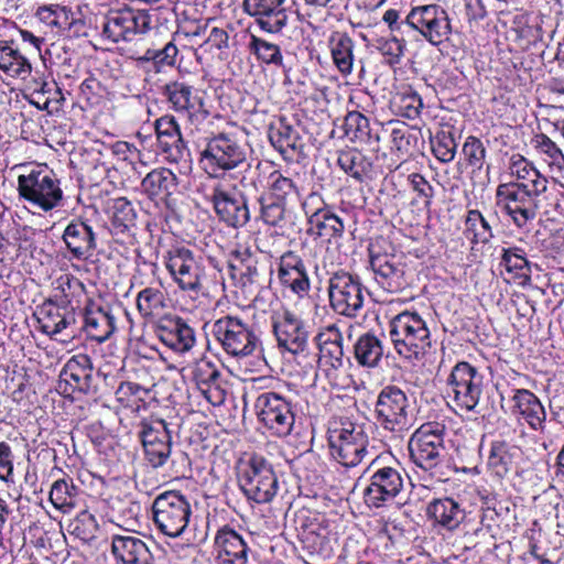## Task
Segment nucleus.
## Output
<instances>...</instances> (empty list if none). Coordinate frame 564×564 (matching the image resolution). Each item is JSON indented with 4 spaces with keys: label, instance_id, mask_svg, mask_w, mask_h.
<instances>
[{
    "label": "nucleus",
    "instance_id": "1",
    "mask_svg": "<svg viewBox=\"0 0 564 564\" xmlns=\"http://www.w3.org/2000/svg\"><path fill=\"white\" fill-rule=\"evenodd\" d=\"M247 158L246 143L231 133L220 132L207 139L199 163L209 177L221 178L240 167H250Z\"/></svg>",
    "mask_w": 564,
    "mask_h": 564
},
{
    "label": "nucleus",
    "instance_id": "2",
    "mask_svg": "<svg viewBox=\"0 0 564 564\" xmlns=\"http://www.w3.org/2000/svg\"><path fill=\"white\" fill-rule=\"evenodd\" d=\"M18 193L31 207L43 213L62 206L64 200L59 180L45 164L25 167L18 176Z\"/></svg>",
    "mask_w": 564,
    "mask_h": 564
},
{
    "label": "nucleus",
    "instance_id": "3",
    "mask_svg": "<svg viewBox=\"0 0 564 564\" xmlns=\"http://www.w3.org/2000/svg\"><path fill=\"white\" fill-rule=\"evenodd\" d=\"M389 336L397 354L408 360H419L431 346L427 322L415 311L406 310L392 317Z\"/></svg>",
    "mask_w": 564,
    "mask_h": 564
},
{
    "label": "nucleus",
    "instance_id": "4",
    "mask_svg": "<svg viewBox=\"0 0 564 564\" xmlns=\"http://www.w3.org/2000/svg\"><path fill=\"white\" fill-rule=\"evenodd\" d=\"M330 455L341 466L351 468L369 456V438L364 427L350 421H332L327 431Z\"/></svg>",
    "mask_w": 564,
    "mask_h": 564
},
{
    "label": "nucleus",
    "instance_id": "5",
    "mask_svg": "<svg viewBox=\"0 0 564 564\" xmlns=\"http://www.w3.org/2000/svg\"><path fill=\"white\" fill-rule=\"evenodd\" d=\"M212 334L223 350L236 358L252 355L260 345L253 324L238 315L227 314L217 318Z\"/></svg>",
    "mask_w": 564,
    "mask_h": 564
},
{
    "label": "nucleus",
    "instance_id": "6",
    "mask_svg": "<svg viewBox=\"0 0 564 564\" xmlns=\"http://www.w3.org/2000/svg\"><path fill=\"white\" fill-rule=\"evenodd\" d=\"M544 192L525 185L500 183L496 188V204L519 229H527L538 216L540 196Z\"/></svg>",
    "mask_w": 564,
    "mask_h": 564
},
{
    "label": "nucleus",
    "instance_id": "7",
    "mask_svg": "<svg viewBox=\"0 0 564 564\" xmlns=\"http://www.w3.org/2000/svg\"><path fill=\"white\" fill-rule=\"evenodd\" d=\"M272 328L280 349L293 355L299 364L313 366L316 355L310 350L308 333L294 313L289 310L275 312Z\"/></svg>",
    "mask_w": 564,
    "mask_h": 564
},
{
    "label": "nucleus",
    "instance_id": "8",
    "mask_svg": "<svg viewBox=\"0 0 564 564\" xmlns=\"http://www.w3.org/2000/svg\"><path fill=\"white\" fill-rule=\"evenodd\" d=\"M238 481L247 499L256 503L270 502L279 488L272 465L259 455H253L240 467Z\"/></svg>",
    "mask_w": 564,
    "mask_h": 564
},
{
    "label": "nucleus",
    "instance_id": "9",
    "mask_svg": "<svg viewBox=\"0 0 564 564\" xmlns=\"http://www.w3.org/2000/svg\"><path fill=\"white\" fill-rule=\"evenodd\" d=\"M446 386L451 402L460 411L473 412L484 391V376L469 362L459 361L452 368Z\"/></svg>",
    "mask_w": 564,
    "mask_h": 564
},
{
    "label": "nucleus",
    "instance_id": "10",
    "mask_svg": "<svg viewBox=\"0 0 564 564\" xmlns=\"http://www.w3.org/2000/svg\"><path fill=\"white\" fill-rule=\"evenodd\" d=\"M445 434L446 427L441 422L422 424L409 441L412 462L424 470H431L441 465L446 457Z\"/></svg>",
    "mask_w": 564,
    "mask_h": 564
},
{
    "label": "nucleus",
    "instance_id": "11",
    "mask_svg": "<svg viewBox=\"0 0 564 564\" xmlns=\"http://www.w3.org/2000/svg\"><path fill=\"white\" fill-rule=\"evenodd\" d=\"M152 511L156 528L171 538L185 533L192 516L188 499L174 490L160 494L153 501Z\"/></svg>",
    "mask_w": 564,
    "mask_h": 564
},
{
    "label": "nucleus",
    "instance_id": "12",
    "mask_svg": "<svg viewBox=\"0 0 564 564\" xmlns=\"http://www.w3.org/2000/svg\"><path fill=\"white\" fill-rule=\"evenodd\" d=\"M164 264L172 280L185 292L198 293L205 279L203 258L184 246H173L164 254Z\"/></svg>",
    "mask_w": 564,
    "mask_h": 564
},
{
    "label": "nucleus",
    "instance_id": "13",
    "mask_svg": "<svg viewBox=\"0 0 564 564\" xmlns=\"http://www.w3.org/2000/svg\"><path fill=\"white\" fill-rule=\"evenodd\" d=\"M257 415L267 430L275 436L291 434L295 423V405L276 392H263L256 400Z\"/></svg>",
    "mask_w": 564,
    "mask_h": 564
},
{
    "label": "nucleus",
    "instance_id": "14",
    "mask_svg": "<svg viewBox=\"0 0 564 564\" xmlns=\"http://www.w3.org/2000/svg\"><path fill=\"white\" fill-rule=\"evenodd\" d=\"M410 403L405 392L397 386L381 389L375 404L378 424L390 432L402 433L411 426Z\"/></svg>",
    "mask_w": 564,
    "mask_h": 564
},
{
    "label": "nucleus",
    "instance_id": "15",
    "mask_svg": "<svg viewBox=\"0 0 564 564\" xmlns=\"http://www.w3.org/2000/svg\"><path fill=\"white\" fill-rule=\"evenodd\" d=\"M330 307L339 315L355 317L364 306V286L357 275L339 270L328 280Z\"/></svg>",
    "mask_w": 564,
    "mask_h": 564
},
{
    "label": "nucleus",
    "instance_id": "16",
    "mask_svg": "<svg viewBox=\"0 0 564 564\" xmlns=\"http://www.w3.org/2000/svg\"><path fill=\"white\" fill-rule=\"evenodd\" d=\"M405 23L417 31L433 46H440L446 42L452 33L448 14L438 4L412 8L405 17Z\"/></svg>",
    "mask_w": 564,
    "mask_h": 564
},
{
    "label": "nucleus",
    "instance_id": "17",
    "mask_svg": "<svg viewBox=\"0 0 564 564\" xmlns=\"http://www.w3.org/2000/svg\"><path fill=\"white\" fill-rule=\"evenodd\" d=\"M318 348V369L325 375L329 384L339 387L345 377V359L341 345V335L335 327H328L315 337Z\"/></svg>",
    "mask_w": 564,
    "mask_h": 564
},
{
    "label": "nucleus",
    "instance_id": "18",
    "mask_svg": "<svg viewBox=\"0 0 564 564\" xmlns=\"http://www.w3.org/2000/svg\"><path fill=\"white\" fill-rule=\"evenodd\" d=\"M217 216L228 226L238 228L250 219L246 198L235 187L218 181L208 195Z\"/></svg>",
    "mask_w": 564,
    "mask_h": 564
},
{
    "label": "nucleus",
    "instance_id": "19",
    "mask_svg": "<svg viewBox=\"0 0 564 564\" xmlns=\"http://www.w3.org/2000/svg\"><path fill=\"white\" fill-rule=\"evenodd\" d=\"M163 95L170 108L192 121H203L209 116L202 94L184 82H171L165 85Z\"/></svg>",
    "mask_w": 564,
    "mask_h": 564
},
{
    "label": "nucleus",
    "instance_id": "20",
    "mask_svg": "<svg viewBox=\"0 0 564 564\" xmlns=\"http://www.w3.org/2000/svg\"><path fill=\"white\" fill-rule=\"evenodd\" d=\"M149 17L131 9L110 11L102 23L101 35L111 43L130 41L149 26Z\"/></svg>",
    "mask_w": 564,
    "mask_h": 564
},
{
    "label": "nucleus",
    "instance_id": "21",
    "mask_svg": "<svg viewBox=\"0 0 564 564\" xmlns=\"http://www.w3.org/2000/svg\"><path fill=\"white\" fill-rule=\"evenodd\" d=\"M510 415L520 424H527L534 432H543L546 411L541 400L529 389L512 388L509 398Z\"/></svg>",
    "mask_w": 564,
    "mask_h": 564
},
{
    "label": "nucleus",
    "instance_id": "22",
    "mask_svg": "<svg viewBox=\"0 0 564 564\" xmlns=\"http://www.w3.org/2000/svg\"><path fill=\"white\" fill-rule=\"evenodd\" d=\"M144 456L153 467H162L169 459L172 448V437L167 424L163 420H151L142 423L140 432Z\"/></svg>",
    "mask_w": 564,
    "mask_h": 564
},
{
    "label": "nucleus",
    "instance_id": "23",
    "mask_svg": "<svg viewBox=\"0 0 564 564\" xmlns=\"http://www.w3.org/2000/svg\"><path fill=\"white\" fill-rule=\"evenodd\" d=\"M403 489L401 473L393 467H380L370 477L364 491L365 502L372 508H381L392 502Z\"/></svg>",
    "mask_w": 564,
    "mask_h": 564
},
{
    "label": "nucleus",
    "instance_id": "24",
    "mask_svg": "<svg viewBox=\"0 0 564 564\" xmlns=\"http://www.w3.org/2000/svg\"><path fill=\"white\" fill-rule=\"evenodd\" d=\"M251 547L246 539L229 525L217 530L214 538L215 564H250Z\"/></svg>",
    "mask_w": 564,
    "mask_h": 564
},
{
    "label": "nucleus",
    "instance_id": "25",
    "mask_svg": "<svg viewBox=\"0 0 564 564\" xmlns=\"http://www.w3.org/2000/svg\"><path fill=\"white\" fill-rule=\"evenodd\" d=\"M286 0H243L245 12L254 18L261 30L280 33L288 24Z\"/></svg>",
    "mask_w": 564,
    "mask_h": 564
},
{
    "label": "nucleus",
    "instance_id": "26",
    "mask_svg": "<svg viewBox=\"0 0 564 564\" xmlns=\"http://www.w3.org/2000/svg\"><path fill=\"white\" fill-rule=\"evenodd\" d=\"M197 390L214 406L221 405L226 400V390L221 387L220 372L216 365L200 358L188 367Z\"/></svg>",
    "mask_w": 564,
    "mask_h": 564
},
{
    "label": "nucleus",
    "instance_id": "27",
    "mask_svg": "<svg viewBox=\"0 0 564 564\" xmlns=\"http://www.w3.org/2000/svg\"><path fill=\"white\" fill-rule=\"evenodd\" d=\"M154 333L164 346L178 354L191 350L196 341L194 329L181 317L162 318Z\"/></svg>",
    "mask_w": 564,
    "mask_h": 564
},
{
    "label": "nucleus",
    "instance_id": "28",
    "mask_svg": "<svg viewBox=\"0 0 564 564\" xmlns=\"http://www.w3.org/2000/svg\"><path fill=\"white\" fill-rule=\"evenodd\" d=\"M278 278L281 284L299 297H304L311 289L310 278L302 258L293 251L280 257Z\"/></svg>",
    "mask_w": 564,
    "mask_h": 564
},
{
    "label": "nucleus",
    "instance_id": "29",
    "mask_svg": "<svg viewBox=\"0 0 564 564\" xmlns=\"http://www.w3.org/2000/svg\"><path fill=\"white\" fill-rule=\"evenodd\" d=\"M156 140L164 158L173 163L181 161L187 148L182 138L180 126L173 116H163L154 123Z\"/></svg>",
    "mask_w": 564,
    "mask_h": 564
},
{
    "label": "nucleus",
    "instance_id": "30",
    "mask_svg": "<svg viewBox=\"0 0 564 564\" xmlns=\"http://www.w3.org/2000/svg\"><path fill=\"white\" fill-rule=\"evenodd\" d=\"M370 268L376 282L387 292L395 293L404 289V267L393 256L371 254Z\"/></svg>",
    "mask_w": 564,
    "mask_h": 564
},
{
    "label": "nucleus",
    "instance_id": "31",
    "mask_svg": "<svg viewBox=\"0 0 564 564\" xmlns=\"http://www.w3.org/2000/svg\"><path fill=\"white\" fill-rule=\"evenodd\" d=\"M62 239L72 258L76 260H87L97 247L93 228L82 220L70 221L66 226Z\"/></svg>",
    "mask_w": 564,
    "mask_h": 564
},
{
    "label": "nucleus",
    "instance_id": "32",
    "mask_svg": "<svg viewBox=\"0 0 564 564\" xmlns=\"http://www.w3.org/2000/svg\"><path fill=\"white\" fill-rule=\"evenodd\" d=\"M36 17L57 33L68 32L69 35H76L83 28V21L70 9L59 4L39 7Z\"/></svg>",
    "mask_w": 564,
    "mask_h": 564
},
{
    "label": "nucleus",
    "instance_id": "33",
    "mask_svg": "<svg viewBox=\"0 0 564 564\" xmlns=\"http://www.w3.org/2000/svg\"><path fill=\"white\" fill-rule=\"evenodd\" d=\"M61 383L69 386L73 391L88 392L93 380V365L88 355L73 356L63 367Z\"/></svg>",
    "mask_w": 564,
    "mask_h": 564
},
{
    "label": "nucleus",
    "instance_id": "34",
    "mask_svg": "<svg viewBox=\"0 0 564 564\" xmlns=\"http://www.w3.org/2000/svg\"><path fill=\"white\" fill-rule=\"evenodd\" d=\"M508 169L511 176L508 183L519 184V186L525 185V188L546 192V177L541 174L533 162L529 161L523 155L519 153L512 154L509 159Z\"/></svg>",
    "mask_w": 564,
    "mask_h": 564
},
{
    "label": "nucleus",
    "instance_id": "35",
    "mask_svg": "<svg viewBox=\"0 0 564 564\" xmlns=\"http://www.w3.org/2000/svg\"><path fill=\"white\" fill-rule=\"evenodd\" d=\"M82 328L87 336L98 343L107 340L115 332V317L108 310L89 303L82 315Z\"/></svg>",
    "mask_w": 564,
    "mask_h": 564
},
{
    "label": "nucleus",
    "instance_id": "36",
    "mask_svg": "<svg viewBox=\"0 0 564 564\" xmlns=\"http://www.w3.org/2000/svg\"><path fill=\"white\" fill-rule=\"evenodd\" d=\"M111 550L118 564H148L151 558L147 544L133 535H115Z\"/></svg>",
    "mask_w": 564,
    "mask_h": 564
},
{
    "label": "nucleus",
    "instance_id": "37",
    "mask_svg": "<svg viewBox=\"0 0 564 564\" xmlns=\"http://www.w3.org/2000/svg\"><path fill=\"white\" fill-rule=\"evenodd\" d=\"M306 232L308 236L323 241H337L344 236L345 224L330 207L307 220Z\"/></svg>",
    "mask_w": 564,
    "mask_h": 564
},
{
    "label": "nucleus",
    "instance_id": "38",
    "mask_svg": "<svg viewBox=\"0 0 564 564\" xmlns=\"http://www.w3.org/2000/svg\"><path fill=\"white\" fill-rule=\"evenodd\" d=\"M426 512L434 524L448 531L458 528L465 519V510L462 508L460 503L448 497L431 501Z\"/></svg>",
    "mask_w": 564,
    "mask_h": 564
},
{
    "label": "nucleus",
    "instance_id": "39",
    "mask_svg": "<svg viewBox=\"0 0 564 564\" xmlns=\"http://www.w3.org/2000/svg\"><path fill=\"white\" fill-rule=\"evenodd\" d=\"M37 322L42 333L55 336L75 323V315L66 308H61L52 301L44 303L37 312Z\"/></svg>",
    "mask_w": 564,
    "mask_h": 564
},
{
    "label": "nucleus",
    "instance_id": "40",
    "mask_svg": "<svg viewBox=\"0 0 564 564\" xmlns=\"http://www.w3.org/2000/svg\"><path fill=\"white\" fill-rule=\"evenodd\" d=\"M0 69L11 77L25 79L32 66L13 42L0 41Z\"/></svg>",
    "mask_w": 564,
    "mask_h": 564
},
{
    "label": "nucleus",
    "instance_id": "41",
    "mask_svg": "<svg viewBox=\"0 0 564 564\" xmlns=\"http://www.w3.org/2000/svg\"><path fill=\"white\" fill-rule=\"evenodd\" d=\"M328 46L337 69L343 75L350 74L355 61L352 39L347 33L334 32L328 39Z\"/></svg>",
    "mask_w": 564,
    "mask_h": 564
},
{
    "label": "nucleus",
    "instance_id": "42",
    "mask_svg": "<svg viewBox=\"0 0 564 564\" xmlns=\"http://www.w3.org/2000/svg\"><path fill=\"white\" fill-rule=\"evenodd\" d=\"M520 448L510 445L505 441H496L491 443L488 456V467L498 477L506 476L519 457Z\"/></svg>",
    "mask_w": 564,
    "mask_h": 564
},
{
    "label": "nucleus",
    "instance_id": "43",
    "mask_svg": "<svg viewBox=\"0 0 564 564\" xmlns=\"http://www.w3.org/2000/svg\"><path fill=\"white\" fill-rule=\"evenodd\" d=\"M143 192L151 198L171 195L177 187V177L169 169H155L141 182Z\"/></svg>",
    "mask_w": 564,
    "mask_h": 564
},
{
    "label": "nucleus",
    "instance_id": "44",
    "mask_svg": "<svg viewBox=\"0 0 564 564\" xmlns=\"http://www.w3.org/2000/svg\"><path fill=\"white\" fill-rule=\"evenodd\" d=\"M269 197L281 203L300 198V187L295 181L279 170H273L267 177Z\"/></svg>",
    "mask_w": 564,
    "mask_h": 564
},
{
    "label": "nucleus",
    "instance_id": "45",
    "mask_svg": "<svg viewBox=\"0 0 564 564\" xmlns=\"http://www.w3.org/2000/svg\"><path fill=\"white\" fill-rule=\"evenodd\" d=\"M383 354L384 348L382 340L373 334L367 333L360 336L355 344V357L364 367H377Z\"/></svg>",
    "mask_w": 564,
    "mask_h": 564
},
{
    "label": "nucleus",
    "instance_id": "46",
    "mask_svg": "<svg viewBox=\"0 0 564 564\" xmlns=\"http://www.w3.org/2000/svg\"><path fill=\"white\" fill-rule=\"evenodd\" d=\"M78 491L72 478L57 479L51 487L50 501L57 510L68 513L77 505Z\"/></svg>",
    "mask_w": 564,
    "mask_h": 564
},
{
    "label": "nucleus",
    "instance_id": "47",
    "mask_svg": "<svg viewBox=\"0 0 564 564\" xmlns=\"http://www.w3.org/2000/svg\"><path fill=\"white\" fill-rule=\"evenodd\" d=\"M337 165L346 174L361 182L371 171V163L364 153L356 149H347L338 152Z\"/></svg>",
    "mask_w": 564,
    "mask_h": 564
},
{
    "label": "nucleus",
    "instance_id": "48",
    "mask_svg": "<svg viewBox=\"0 0 564 564\" xmlns=\"http://www.w3.org/2000/svg\"><path fill=\"white\" fill-rule=\"evenodd\" d=\"M531 144L551 171L561 172L564 170V154L558 145L546 134H535L531 140Z\"/></svg>",
    "mask_w": 564,
    "mask_h": 564
},
{
    "label": "nucleus",
    "instance_id": "49",
    "mask_svg": "<svg viewBox=\"0 0 564 564\" xmlns=\"http://www.w3.org/2000/svg\"><path fill=\"white\" fill-rule=\"evenodd\" d=\"M248 48L258 62L274 67H284L283 54L278 44L251 34Z\"/></svg>",
    "mask_w": 564,
    "mask_h": 564
},
{
    "label": "nucleus",
    "instance_id": "50",
    "mask_svg": "<svg viewBox=\"0 0 564 564\" xmlns=\"http://www.w3.org/2000/svg\"><path fill=\"white\" fill-rule=\"evenodd\" d=\"M269 137L274 149L284 156L295 152L300 145L297 131L284 120H281L275 127L271 128Z\"/></svg>",
    "mask_w": 564,
    "mask_h": 564
},
{
    "label": "nucleus",
    "instance_id": "51",
    "mask_svg": "<svg viewBox=\"0 0 564 564\" xmlns=\"http://www.w3.org/2000/svg\"><path fill=\"white\" fill-rule=\"evenodd\" d=\"M465 237L475 246L487 243L494 237L489 223L479 210H468L465 219Z\"/></svg>",
    "mask_w": 564,
    "mask_h": 564
},
{
    "label": "nucleus",
    "instance_id": "52",
    "mask_svg": "<svg viewBox=\"0 0 564 564\" xmlns=\"http://www.w3.org/2000/svg\"><path fill=\"white\" fill-rule=\"evenodd\" d=\"M391 105L397 115L406 119L417 118L423 107L420 95L411 88H406L395 94Z\"/></svg>",
    "mask_w": 564,
    "mask_h": 564
},
{
    "label": "nucleus",
    "instance_id": "53",
    "mask_svg": "<svg viewBox=\"0 0 564 564\" xmlns=\"http://www.w3.org/2000/svg\"><path fill=\"white\" fill-rule=\"evenodd\" d=\"M137 307L144 317L158 316L165 307V295L159 289L145 288L138 293Z\"/></svg>",
    "mask_w": 564,
    "mask_h": 564
},
{
    "label": "nucleus",
    "instance_id": "54",
    "mask_svg": "<svg viewBox=\"0 0 564 564\" xmlns=\"http://www.w3.org/2000/svg\"><path fill=\"white\" fill-rule=\"evenodd\" d=\"M501 264L517 278H529L530 267L525 252L520 248L503 249Z\"/></svg>",
    "mask_w": 564,
    "mask_h": 564
},
{
    "label": "nucleus",
    "instance_id": "55",
    "mask_svg": "<svg viewBox=\"0 0 564 564\" xmlns=\"http://www.w3.org/2000/svg\"><path fill=\"white\" fill-rule=\"evenodd\" d=\"M258 261L256 257L248 251L241 252L236 257V263L232 269L240 275L243 286L252 285L259 282Z\"/></svg>",
    "mask_w": 564,
    "mask_h": 564
},
{
    "label": "nucleus",
    "instance_id": "56",
    "mask_svg": "<svg viewBox=\"0 0 564 564\" xmlns=\"http://www.w3.org/2000/svg\"><path fill=\"white\" fill-rule=\"evenodd\" d=\"M376 48L382 54L386 62L393 66L401 63L406 43L403 39L397 36L380 37L376 41Z\"/></svg>",
    "mask_w": 564,
    "mask_h": 564
},
{
    "label": "nucleus",
    "instance_id": "57",
    "mask_svg": "<svg viewBox=\"0 0 564 564\" xmlns=\"http://www.w3.org/2000/svg\"><path fill=\"white\" fill-rule=\"evenodd\" d=\"M178 55V48L173 41L166 43L162 48H148L140 58L144 62H153L158 67L174 66Z\"/></svg>",
    "mask_w": 564,
    "mask_h": 564
},
{
    "label": "nucleus",
    "instance_id": "58",
    "mask_svg": "<svg viewBox=\"0 0 564 564\" xmlns=\"http://www.w3.org/2000/svg\"><path fill=\"white\" fill-rule=\"evenodd\" d=\"M258 203L260 205L261 219L267 225L275 227L283 221L285 214L284 203L272 199L264 195H261L258 198Z\"/></svg>",
    "mask_w": 564,
    "mask_h": 564
},
{
    "label": "nucleus",
    "instance_id": "59",
    "mask_svg": "<svg viewBox=\"0 0 564 564\" xmlns=\"http://www.w3.org/2000/svg\"><path fill=\"white\" fill-rule=\"evenodd\" d=\"M457 144L451 133L442 131L432 140V151L435 158L442 163H449L454 160Z\"/></svg>",
    "mask_w": 564,
    "mask_h": 564
},
{
    "label": "nucleus",
    "instance_id": "60",
    "mask_svg": "<svg viewBox=\"0 0 564 564\" xmlns=\"http://www.w3.org/2000/svg\"><path fill=\"white\" fill-rule=\"evenodd\" d=\"M345 127L351 140L365 141L370 135L369 120L360 112H349L345 119Z\"/></svg>",
    "mask_w": 564,
    "mask_h": 564
},
{
    "label": "nucleus",
    "instance_id": "61",
    "mask_svg": "<svg viewBox=\"0 0 564 564\" xmlns=\"http://www.w3.org/2000/svg\"><path fill=\"white\" fill-rule=\"evenodd\" d=\"M112 219L118 227L128 229L134 225L135 212L130 200L126 197H118L112 204Z\"/></svg>",
    "mask_w": 564,
    "mask_h": 564
},
{
    "label": "nucleus",
    "instance_id": "62",
    "mask_svg": "<svg viewBox=\"0 0 564 564\" xmlns=\"http://www.w3.org/2000/svg\"><path fill=\"white\" fill-rule=\"evenodd\" d=\"M462 152L468 165L478 170L482 167L486 158V149L478 138L468 137L463 145Z\"/></svg>",
    "mask_w": 564,
    "mask_h": 564
},
{
    "label": "nucleus",
    "instance_id": "63",
    "mask_svg": "<svg viewBox=\"0 0 564 564\" xmlns=\"http://www.w3.org/2000/svg\"><path fill=\"white\" fill-rule=\"evenodd\" d=\"M70 525L73 532L84 540L93 538L98 530L95 516L86 510L79 512Z\"/></svg>",
    "mask_w": 564,
    "mask_h": 564
},
{
    "label": "nucleus",
    "instance_id": "64",
    "mask_svg": "<svg viewBox=\"0 0 564 564\" xmlns=\"http://www.w3.org/2000/svg\"><path fill=\"white\" fill-rule=\"evenodd\" d=\"M57 289L62 292L61 303L70 304L73 299L84 291V284L74 276L64 275L57 280Z\"/></svg>",
    "mask_w": 564,
    "mask_h": 564
}]
</instances>
